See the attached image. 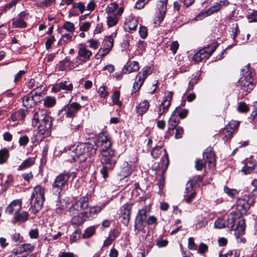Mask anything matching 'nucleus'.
I'll return each instance as SVG.
<instances>
[{
	"mask_svg": "<svg viewBox=\"0 0 257 257\" xmlns=\"http://www.w3.org/2000/svg\"><path fill=\"white\" fill-rule=\"evenodd\" d=\"M33 125H38V133L40 135H48L52 125L51 118L48 116L45 110H39L35 112L33 120Z\"/></svg>",
	"mask_w": 257,
	"mask_h": 257,
	"instance_id": "nucleus-1",
	"label": "nucleus"
},
{
	"mask_svg": "<svg viewBox=\"0 0 257 257\" xmlns=\"http://www.w3.org/2000/svg\"><path fill=\"white\" fill-rule=\"evenodd\" d=\"M98 145L94 142L93 144H81L77 146L75 150V156H72L74 161H85L88 158L94 156L96 152Z\"/></svg>",
	"mask_w": 257,
	"mask_h": 257,
	"instance_id": "nucleus-2",
	"label": "nucleus"
},
{
	"mask_svg": "<svg viewBox=\"0 0 257 257\" xmlns=\"http://www.w3.org/2000/svg\"><path fill=\"white\" fill-rule=\"evenodd\" d=\"M72 176H73V178H74L76 176V174L74 172H70L67 171H64L56 176L52 184V192L54 194L58 195V199L59 200V203L60 204V194L64 186L67 184L68 181Z\"/></svg>",
	"mask_w": 257,
	"mask_h": 257,
	"instance_id": "nucleus-3",
	"label": "nucleus"
},
{
	"mask_svg": "<svg viewBox=\"0 0 257 257\" xmlns=\"http://www.w3.org/2000/svg\"><path fill=\"white\" fill-rule=\"evenodd\" d=\"M44 188L40 185L36 186L31 196L32 211L36 214L40 210L43 206L44 197Z\"/></svg>",
	"mask_w": 257,
	"mask_h": 257,
	"instance_id": "nucleus-4",
	"label": "nucleus"
},
{
	"mask_svg": "<svg viewBox=\"0 0 257 257\" xmlns=\"http://www.w3.org/2000/svg\"><path fill=\"white\" fill-rule=\"evenodd\" d=\"M242 76L238 82V86L246 93L250 92L253 87L252 71L249 65H246L241 70Z\"/></svg>",
	"mask_w": 257,
	"mask_h": 257,
	"instance_id": "nucleus-5",
	"label": "nucleus"
},
{
	"mask_svg": "<svg viewBox=\"0 0 257 257\" xmlns=\"http://www.w3.org/2000/svg\"><path fill=\"white\" fill-rule=\"evenodd\" d=\"M254 198L253 192H251L248 195V200L243 198L238 199L236 201V211L235 212L236 217H239L246 214L250 205L254 203Z\"/></svg>",
	"mask_w": 257,
	"mask_h": 257,
	"instance_id": "nucleus-6",
	"label": "nucleus"
},
{
	"mask_svg": "<svg viewBox=\"0 0 257 257\" xmlns=\"http://www.w3.org/2000/svg\"><path fill=\"white\" fill-rule=\"evenodd\" d=\"M100 161L102 164L109 166V169H112L116 164L117 158L113 149L101 151Z\"/></svg>",
	"mask_w": 257,
	"mask_h": 257,
	"instance_id": "nucleus-7",
	"label": "nucleus"
},
{
	"mask_svg": "<svg viewBox=\"0 0 257 257\" xmlns=\"http://www.w3.org/2000/svg\"><path fill=\"white\" fill-rule=\"evenodd\" d=\"M41 100V96L34 90L26 95L23 99V105L27 108L35 106Z\"/></svg>",
	"mask_w": 257,
	"mask_h": 257,
	"instance_id": "nucleus-8",
	"label": "nucleus"
},
{
	"mask_svg": "<svg viewBox=\"0 0 257 257\" xmlns=\"http://www.w3.org/2000/svg\"><path fill=\"white\" fill-rule=\"evenodd\" d=\"M217 48L216 45L208 46L204 47L197 53H196L193 56V60L197 62H201L204 59L209 58L211 55L215 51Z\"/></svg>",
	"mask_w": 257,
	"mask_h": 257,
	"instance_id": "nucleus-9",
	"label": "nucleus"
},
{
	"mask_svg": "<svg viewBox=\"0 0 257 257\" xmlns=\"http://www.w3.org/2000/svg\"><path fill=\"white\" fill-rule=\"evenodd\" d=\"M163 151L164 154L163 157L162 158V161L163 162V164L164 165L163 170L164 172L165 170L167 169L169 163V157L166 151L165 150H164L163 151L162 150V147L157 146L155 147L152 149L151 153V155L153 158L157 159L160 157V155L162 154Z\"/></svg>",
	"mask_w": 257,
	"mask_h": 257,
	"instance_id": "nucleus-10",
	"label": "nucleus"
},
{
	"mask_svg": "<svg viewBox=\"0 0 257 257\" xmlns=\"http://www.w3.org/2000/svg\"><path fill=\"white\" fill-rule=\"evenodd\" d=\"M228 5V2L226 0L220 1L218 3H216L214 5L212 6L207 10H206L204 12H202L197 15L195 19L196 20H200L202 18L209 16L214 13L217 12L223 6H227Z\"/></svg>",
	"mask_w": 257,
	"mask_h": 257,
	"instance_id": "nucleus-11",
	"label": "nucleus"
},
{
	"mask_svg": "<svg viewBox=\"0 0 257 257\" xmlns=\"http://www.w3.org/2000/svg\"><path fill=\"white\" fill-rule=\"evenodd\" d=\"M173 93L172 92H168L165 96L164 99L160 105L157 112L159 117L164 113H166L169 110V108L171 105V101L172 99Z\"/></svg>",
	"mask_w": 257,
	"mask_h": 257,
	"instance_id": "nucleus-12",
	"label": "nucleus"
},
{
	"mask_svg": "<svg viewBox=\"0 0 257 257\" xmlns=\"http://www.w3.org/2000/svg\"><path fill=\"white\" fill-rule=\"evenodd\" d=\"M132 204L126 203L121 208L120 218L123 224L127 225L130 219Z\"/></svg>",
	"mask_w": 257,
	"mask_h": 257,
	"instance_id": "nucleus-13",
	"label": "nucleus"
},
{
	"mask_svg": "<svg viewBox=\"0 0 257 257\" xmlns=\"http://www.w3.org/2000/svg\"><path fill=\"white\" fill-rule=\"evenodd\" d=\"M203 159L205 163L208 164L209 167H213L215 166V154L212 149L207 148L203 153Z\"/></svg>",
	"mask_w": 257,
	"mask_h": 257,
	"instance_id": "nucleus-14",
	"label": "nucleus"
},
{
	"mask_svg": "<svg viewBox=\"0 0 257 257\" xmlns=\"http://www.w3.org/2000/svg\"><path fill=\"white\" fill-rule=\"evenodd\" d=\"M98 142L100 143L101 151H107L108 149H112L110 139L104 133L100 135Z\"/></svg>",
	"mask_w": 257,
	"mask_h": 257,
	"instance_id": "nucleus-15",
	"label": "nucleus"
},
{
	"mask_svg": "<svg viewBox=\"0 0 257 257\" xmlns=\"http://www.w3.org/2000/svg\"><path fill=\"white\" fill-rule=\"evenodd\" d=\"M22 208V202L19 200L13 201L6 208V212L9 214L20 212Z\"/></svg>",
	"mask_w": 257,
	"mask_h": 257,
	"instance_id": "nucleus-16",
	"label": "nucleus"
},
{
	"mask_svg": "<svg viewBox=\"0 0 257 257\" xmlns=\"http://www.w3.org/2000/svg\"><path fill=\"white\" fill-rule=\"evenodd\" d=\"M81 107V105L77 102H73L70 105L66 106L65 108L66 116L68 117H73Z\"/></svg>",
	"mask_w": 257,
	"mask_h": 257,
	"instance_id": "nucleus-17",
	"label": "nucleus"
},
{
	"mask_svg": "<svg viewBox=\"0 0 257 257\" xmlns=\"http://www.w3.org/2000/svg\"><path fill=\"white\" fill-rule=\"evenodd\" d=\"M92 52L88 50L85 45L82 44L78 46V57L82 58L84 60L87 61L92 56Z\"/></svg>",
	"mask_w": 257,
	"mask_h": 257,
	"instance_id": "nucleus-18",
	"label": "nucleus"
},
{
	"mask_svg": "<svg viewBox=\"0 0 257 257\" xmlns=\"http://www.w3.org/2000/svg\"><path fill=\"white\" fill-rule=\"evenodd\" d=\"M177 110V108H176L168 121L169 131H173L180 122L179 118L176 114Z\"/></svg>",
	"mask_w": 257,
	"mask_h": 257,
	"instance_id": "nucleus-19",
	"label": "nucleus"
},
{
	"mask_svg": "<svg viewBox=\"0 0 257 257\" xmlns=\"http://www.w3.org/2000/svg\"><path fill=\"white\" fill-rule=\"evenodd\" d=\"M139 69V63L137 61H133L129 64H127L123 68L124 73H130L138 71Z\"/></svg>",
	"mask_w": 257,
	"mask_h": 257,
	"instance_id": "nucleus-20",
	"label": "nucleus"
},
{
	"mask_svg": "<svg viewBox=\"0 0 257 257\" xmlns=\"http://www.w3.org/2000/svg\"><path fill=\"white\" fill-rule=\"evenodd\" d=\"M86 214L87 215L86 213L83 212L72 216L71 219L72 223L77 225L82 224L86 220V218H85Z\"/></svg>",
	"mask_w": 257,
	"mask_h": 257,
	"instance_id": "nucleus-21",
	"label": "nucleus"
},
{
	"mask_svg": "<svg viewBox=\"0 0 257 257\" xmlns=\"http://www.w3.org/2000/svg\"><path fill=\"white\" fill-rule=\"evenodd\" d=\"M132 172L131 165H129L126 162H124L121 165L120 171L119 172L120 175L125 178L130 175Z\"/></svg>",
	"mask_w": 257,
	"mask_h": 257,
	"instance_id": "nucleus-22",
	"label": "nucleus"
},
{
	"mask_svg": "<svg viewBox=\"0 0 257 257\" xmlns=\"http://www.w3.org/2000/svg\"><path fill=\"white\" fill-rule=\"evenodd\" d=\"M101 209L100 206H96L91 207L88 211L84 212L87 213V215H85V218H86V219L94 218L97 214L100 212Z\"/></svg>",
	"mask_w": 257,
	"mask_h": 257,
	"instance_id": "nucleus-23",
	"label": "nucleus"
},
{
	"mask_svg": "<svg viewBox=\"0 0 257 257\" xmlns=\"http://www.w3.org/2000/svg\"><path fill=\"white\" fill-rule=\"evenodd\" d=\"M149 103L147 100H144L140 102L137 106V112L142 115L146 113L149 108Z\"/></svg>",
	"mask_w": 257,
	"mask_h": 257,
	"instance_id": "nucleus-24",
	"label": "nucleus"
},
{
	"mask_svg": "<svg viewBox=\"0 0 257 257\" xmlns=\"http://www.w3.org/2000/svg\"><path fill=\"white\" fill-rule=\"evenodd\" d=\"M146 78L144 74H142L141 72L138 73L133 86V88L135 91L141 88Z\"/></svg>",
	"mask_w": 257,
	"mask_h": 257,
	"instance_id": "nucleus-25",
	"label": "nucleus"
},
{
	"mask_svg": "<svg viewBox=\"0 0 257 257\" xmlns=\"http://www.w3.org/2000/svg\"><path fill=\"white\" fill-rule=\"evenodd\" d=\"M25 116V110L23 109H20L14 113H13L11 115V120L13 121L16 120H22L24 119Z\"/></svg>",
	"mask_w": 257,
	"mask_h": 257,
	"instance_id": "nucleus-26",
	"label": "nucleus"
},
{
	"mask_svg": "<svg viewBox=\"0 0 257 257\" xmlns=\"http://www.w3.org/2000/svg\"><path fill=\"white\" fill-rule=\"evenodd\" d=\"M167 1L168 0H159L158 2L157 8L160 12V15H161V19H160V21L163 20V17L166 14Z\"/></svg>",
	"mask_w": 257,
	"mask_h": 257,
	"instance_id": "nucleus-27",
	"label": "nucleus"
},
{
	"mask_svg": "<svg viewBox=\"0 0 257 257\" xmlns=\"http://www.w3.org/2000/svg\"><path fill=\"white\" fill-rule=\"evenodd\" d=\"M245 228V221L243 219H240L237 222L236 227L234 228L235 234L240 235L243 234Z\"/></svg>",
	"mask_w": 257,
	"mask_h": 257,
	"instance_id": "nucleus-28",
	"label": "nucleus"
},
{
	"mask_svg": "<svg viewBox=\"0 0 257 257\" xmlns=\"http://www.w3.org/2000/svg\"><path fill=\"white\" fill-rule=\"evenodd\" d=\"M88 197L87 196H84L80 198L78 201H77L74 204L78 207V208L81 210L86 208L88 206Z\"/></svg>",
	"mask_w": 257,
	"mask_h": 257,
	"instance_id": "nucleus-29",
	"label": "nucleus"
},
{
	"mask_svg": "<svg viewBox=\"0 0 257 257\" xmlns=\"http://www.w3.org/2000/svg\"><path fill=\"white\" fill-rule=\"evenodd\" d=\"M34 163V158H29L23 162V163L19 166L18 170L19 171H21L27 169L31 167Z\"/></svg>",
	"mask_w": 257,
	"mask_h": 257,
	"instance_id": "nucleus-30",
	"label": "nucleus"
},
{
	"mask_svg": "<svg viewBox=\"0 0 257 257\" xmlns=\"http://www.w3.org/2000/svg\"><path fill=\"white\" fill-rule=\"evenodd\" d=\"M225 217V227H227L230 229H234V225L235 222V217L232 214L229 215H227V217Z\"/></svg>",
	"mask_w": 257,
	"mask_h": 257,
	"instance_id": "nucleus-31",
	"label": "nucleus"
},
{
	"mask_svg": "<svg viewBox=\"0 0 257 257\" xmlns=\"http://www.w3.org/2000/svg\"><path fill=\"white\" fill-rule=\"evenodd\" d=\"M144 220L142 217H136L135 227L137 230V232L139 231H145Z\"/></svg>",
	"mask_w": 257,
	"mask_h": 257,
	"instance_id": "nucleus-32",
	"label": "nucleus"
},
{
	"mask_svg": "<svg viewBox=\"0 0 257 257\" xmlns=\"http://www.w3.org/2000/svg\"><path fill=\"white\" fill-rule=\"evenodd\" d=\"M9 157V151L4 148L0 150V165L5 163Z\"/></svg>",
	"mask_w": 257,
	"mask_h": 257,
	"instance_id": "nucleus-33",
	"label": "nucleus"
},
{
	"mask_svg": "<svg viewBox=\"0 0 257 257\" xmlns=\"http://www.w3.org/2000/svg\"><path fill=\"white\" fill-rule=\"evenodd\" d=\"M113 38L112 35L106 37L103 42V47H105L108 49L111 50L113 46Z\"/></svg>",
	"mask_w": 257,
	"mask_h": 257,
	"instance_id": "nucleus-34",
	"label": "nucleus"
},
{
	"mask_svg": "<svg viewBox=\"0 0 257 257\" xmlns=\"http://www.w3.org/2000/svg\"><path fill=\"white\" fill-rule=\"evenodd\" d=\"M29 217V214L28 212L23 211L21 213L18 212L15 214V219L18 221L25 222L26 221Z\"/></svg>",
	"mask_w": 257,
	"mask_h": 257,
	"instance_id": "nucleus-35",
	"label": "nucleus"
},
{
	"mask_svg": "<svg viewBox=\"0 0 257 257\" xmlns=\"http://www.w3.org/2000/svg\"><path fill=\"white\" fill-rule=\"evenodd\" d=\"M118 18L116 15H112L109 16L107 18V24L109 27L115 26L118 22Z\"/></svg>",
	"mask_w": 257,
	"mask_h": 257,
	"instance_id": "nucleus-36",
	"label": "nucleus"
},
{
	"mask_svg": "<svg viewBox=\"0 0 257 257\" xmlns=\"http://www.w3.org/2000/svg\"><path fill=\"white\" fill-rule=\"evenodd\" d=\"M12 24L15 28H26L27 27V23L24 19L18 18L13 20Z\"/></svg>",
	"mask_w": 257,
	"mask_h": 257,
	"instance_id": "nucleus-37",
	"label": "nucleus"
},
{
	"mask_svg": "<svg viewBox=\"0 0 257 257\" xmlns=\"http://www.w3.org/2000/svg\"><path fill=\"white\" fill-rule=\"evenodd\" d=\"M224 192L229 197L235 198L238 195V192L236 189H230L227 186L224 187Z\"/></svg>",
	"mask_w": 257,
	"mask_h": 257,
	"instance_id": "nucleus-38",
	"label": "nucleus"
},
{
	"mask_svg": "<svg viewBox=\"0 0 257 257\" xmlns=\"http://www.w3.org/2000/svg\"><path fill=\"white\" fill-rule=\"evenodd\" d=\"M207 224V219L205 217H201L200 219H198L197 223H196L195 228L198 230L204 228Z\"/></svg>",
	"mask_w": 257,
	"mask_h": 257,
	"instance_id": "nucleus-39",
	"label": "nucleus"
},
{
	"mask_svg": "<svg viewBox=\"0 0 257 257\" xmlns=\"http://www.w3.org/2000/svg\"><path fill=\"white\" fill-rule=\"evenodd\" d=\"M214 226L215 228L221 229L225 227V217L223 218H219L215 221Z\"/></svg>",
	"mask_w": 257,
	"mask_h": 257,
	"instance_id": "nucleus-40",
	"label": "nucleus"
},
{
	"mask_svg": "<svg viewBox=\"0 0 257 257\" xmlns=\"http://www.w3.org/2000/svg\"><path fill=\"white\" fill-rule=\"evenodd\" d=\"M150 211V208L148 206H145L143 208L140 210L136 217L142 218L145 220L147 217V214Z\"/></svg>",
	"mask_w": 257,
	"mask_h": 257,
	"instance_id": "nucleus-41",
	"label": "nucleus"
},
{
	"mask_svg": "<svg viewBox=\"0 0 257 257\" xmlns=\"http://www.w3.org/2000/svg\"><path fill=\"white\" fill-rule=\"evenodd\" d=\"M118 8V5L116 3H112L107 6L105 9L106 12L109 14L114 12Z\"/></svg>",
	"mask_w": 257,
	"mask_h": 257,
	"instance_id": "nucleus-42",
	"label": "nucleus"
},
{
	"mask_svg": "<svg viewBox=\"0 0 257 257\" xmlns=\"http://www.w3.org/2000/svg\"><path fill=\"white\" fill-rule=\"evenodd\" d=\"M110 49L106 48L105 47H102L100 48L97 53L96 54L95 57L96 59H99L106 55L110 51Z\"/></svg>",
	"mask_w": 257,
	"mask_h": 257,
	"instance_id": "nucleus-43",
	"label": "nucleus"
},
{
	"mask_svg": "<svg viewBox=\"0 0 257 257\" xmlns=\"http://www.w3.org/2000/svg\"><path fill=\"white\" fill-rule=\"evenodd\" d=\"M56 103V100L54 97L47 96L44 100V104L47 107H51Z\"/></svg>",
	"mask_w": 257,
	"mask_h": 257,
	"instance_id": "nucleus-44",
	"label": "nucleus"
},
{
	"mask_svg": "<svg viewBox=\"0 0 257 257\" xmlns=\"http://www.w3.org/2000/svg\"><path fill=\"white\" fill-rule=\"evenodd\" d=\"M81 231L79 229L75 230L70 236V241L71 243L77 241L80 238Z\"/></svg>",
	"mask_w": 257,
	"mask_h": 257,
	"instance_id": "nucleus-45",
	"label": "nucleus"
},
{
	"mask_svg": "<svg viewBox=\"0 0 257 257\" xmlns=\"http://www.w3.org/2000/svg\"><path fill=\"white\" fill-rule=\"evenodd\" d=\"M59 87L61 90L69 91L72 90L73 84L72 83H69L67 84V81L61 82L59 83Z\"/></svg>",
	"mask_w": 257,
	"mask_h": 257,
	"instance_id": "nucleus-46",
	"label": "nucleus"
},
{
	"mask_svg": "<svg viewBox=\"0 0 257 257\" xmlns=\"http://www.w3.org/2000/svg\"><path fill=\"white\" fill-rule=\"evenodd\" d=\"M95 228L94 226H90L87 228L84 233L83 234L82 236L83 238H89L91 237L94 233Z\"/></svg>",
	"mask_w": 257,
	"mask_h": 257,
	"instance_id": "nucleus-47",
	"label": "nucleus"
},
{
	"mask_svg": "<svg viewBox=\"0 0 257 257\" xmlns=\"http://www.w3.org/2000/svg\"><path fill=\"white\" fill-rule=\"evenodd\" d=\"M62 28L70 33H73L75 30L74 24L70 22H66L63 25Z\"/></svg>",
	"mask_w": 257,
	"mask_h": 257,
	"instance_id": "nucleus-48",
	"label": "nucleus"
},
{
	"mask_svg": "<svg viewBox=\"0 0 257 257\" xmlns=\"http://www.w3.org/2000/svg\"><path fill=\"white\" fill-rule=\"evenodd\" d=\"M73 7L75 9H78L81 14H82L85 10V6L83 2L74 3L73 4Z\"/></svg>",
	"mask_w": 257,
	"mask_h": 257,
	"instance_id": "nucleus-49",
	"label": "nucleus"
},
{
	"mask_svg": "<svg viewBox=\"0 0 257 257\" xmlns=\"http://www.w3.org/2000/svg\"><path fill=\"white\" fill-rule=\"evenodd\" d=\"M72 41V36L70 34H64L62 35L60 42L64 43H67L69 42Z\"/></svg>",
	"mask_w": 257,
	"mask_h": 257,
	"instance_id": "nucleus-50",
	"label": "nucleus"
},
{
	"mask_svg": "<svg viewBox=\"0 0 257 257\" xmlns=\"http://www.w3.org/2000/svg\"><path fill=\"white\" fill-rule=\"evenodd\" d=\"M239 254L240 251L238 249H233L229 250L224 255L225 257H239Z\"/></svg>",
	"mask_w": 257,
	"mask_h": 257,
	"instance_id": "nucleus-51",
	"label": "nucleus"
},
{
	"mask_svg": "<svg viewBox=\"0 0 257 257\" xmlns=\"http://www.w3.org/2000/svg\"><path fill=\"white\" fill-rule=\"evenodd\" d=\"M206 164L201 160H197L195 162V168L198 171H201L203 168H205Z\"/></svg>",
	"mask_w": 257,
	"mask_h": 257,
	"instance_id": "nucleus-52",
	"label": "nucleus"
},
{
	"mask_svg": "<svg viewBox=\"0 0 257 257\" xmlns=\"http://www.w3.org/2000/svg\"><path fill=\"white\" fill-rule=\"evenodd\" d=\"M119 92L118 91H115L112 96V100L113 102L117 105H120L121 103L119 101Z\"/></svg>",
	"mask_w": 257,
	"mask_h": 257,
	"instance_id": "nucleus-53",
	"label": "nucleus"
},
{
	"mask_svg": "<svg viewBox=\"0 0 257 257\" xmlns=\"http://www.w3.org/2000/svg\"><path fill=\"white\" fill-rule=\"evenodd\" d=\"M80 211V209L74 203L69 208L70 214L72 216L79 214Z\"/></svg>",
	"mask_w": 257,
	"mask_h": 257,
	"instance_id": "nucleus-54",
	"label": "nucleus"
},
{
	"mask_svg": "<svg viewBox=\"0 0 257 257\" xmlns=\"http://www.w3.org/2000/svg\"><path fill=\"white\" fill-rule=\"evenodd\" d=\"M237 110L240 112H246L248 111L249 107L245 103L241 102L238 103Z\"/></svg>",
	"mask_w": 257,
	"mask_h": 257,
	"instance_id": "nucleus-55",
	"label": "nucleus"
},
{
	"mask_svg": "<svg viewBox=\"0 0 257 257\" xmlns=\"http://www.w3.org/2000/svg\"><path fill=\"white\" fill-rule=\"evenodd\" d=\"M21 251L31 252L34 248V246L30 244H24L21 245Z\"/></svg>",
	"mask_w": 257,
	"mask_h": 257,
	"instance_id": "nucleus-56",
	"label": "nucleus"
},
{
	"mask_svg": "<svg viewBox=\"0 0 257 257\" xmlns=\"http://www.w3.org/2000/svg\"><path fill=\"white\" fill-rule=\"evenodd\" d=\"M29 142V139L27 136L20 137L19 140V145L21 147H25Z\"/></svg>",
	"mask_w": 257,
	"mask_h": 257,
	"instance_id": "nucleus-57",
	"label": "nucleus"
},
{
	"mask_svg": "<svg viewBox=\"0 0 257 257\" xmlns=\"http://www.w3.org/2000/svg\"><path fill=\"white\" fill-rule=\"evenodd\" d=\"M233 131L229 130L228 128H225L223 130V134L224 135V139L225 140L230 139L232 137Z\"/></svg>",
	"mask_w": 257,
	"mask_h": 257,
	"instance_id": "nucleus-58",
	"label": "nucleus"
},
{
	"mask_svg": "<svg viewBox=\"0 0 257 257\" xmlns=\"http://www.w3.org/2000/svg\"><path fill=\"white\" fill-rule=\"evenodd\" d=\"M107 88L105 86H100L98 89V93L101 97H105L108 95V92L106 90Z\"/></svg>",
	"mask_w": 257,
	"mask_h": 257,
	"instance_id": "nucleus-59",
	"label": "nucleus"
},
{
	"mask_svg": "<svg viewBox=\"0 0 257 257\" xmlns=\"http://www.w3.org/2000/svg\"><path fill=\"white\" fill-rule=\"evenodd\" d=\"M249 23L257 22V11H254L251 14L247 16Z\"/></svg>",
	"mask_w": 257,
	"mask_h": 257,
	"instance_id": "nucleus-60",
	"label": "nucleus"
},
{
	"mask_svg": "<svg viewBox=\"0 0 257 257\" xmlns=\"http://www.w3.org/2000/svg\"><path fill=\"white\" fill-rule=\"evenodd\" d=\"M238 125V122L235 120H231L228 123L227 128H228V129H230L231 131H233V130L236 129Z\"/></svg>",
	"mask_w": 257,
	"mask_h": 257,
	"instance_id": "nucleus-61",
	"label": "nucleus"
},
{
	"mask_svg": "<svg viewBox=\"0 0 257 257\" xmlns=\"http://www.w3.org/2000/svg\"><path fill=\"white\" fill-rule=\"evenodd\" d=\"M16 5V4L15 3V1H14L13 0L10 3L5 5L3 7V9L2 10V13H6Z\"/></svg>",
	"mask_w": 257,
	"mask_h": 257,
	"instance_id": "nucleus-62",
	"label": "nucleus"
},
{
	"mask_svg": "<svg viewBox=\"0 0 257 257\" xmlns=\"http://www.w3.org/2000/svg\"><path fill=\"white\" fill-rule=\"evenodd\" d=\"M139 33L142 38H146L148 34L147 28L145 27L141 26L139 30Z\"/></svg>",
	"mask_w": 257,
	"mask_h": 257,
	"instance_id": "nucleus-63",
	"label": "nucleus"
},
{
	"mask_svg": "<svg viewBox=\"0 0 257 257\" xmlns=\"http://www.w3.org/2000/svg\"><path fill=\"white\" fill-rule=\"evenodd\" d=\"M249 119L251 122L255 121L257 120V106L255 107L254 109L252 111Z\"/></svg>",
	"mask_w": 257,
	"mask_h": 257,
	"instance_id": "nucleus-64",
	"label": "nucleus"
}]
</instances>
